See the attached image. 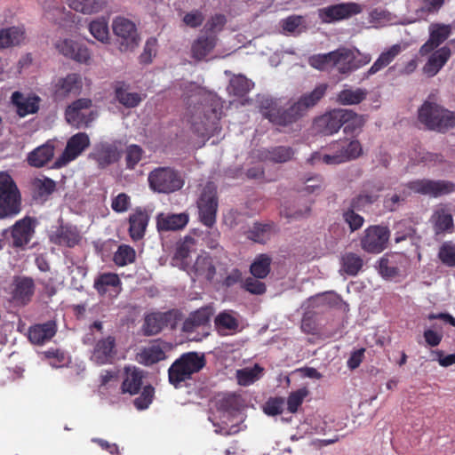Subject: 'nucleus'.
Here are the masks:
<instances>
[{
  "label": "nucleus",
  "instance_id": "1",
  "mask_svg": "<svg viewBox=\"0 0 455 455\" xmlns=\"http://www.w3.org/2000/svg\"><path fill=\"white\" fill-rule=\"evenodd\" d=\"M327 86L319 84L312 92L303 94L289 108L281 110L273 106L272 100H266V106L261 108L262 116L271 123L285 126L302 116L310 108L316 103L325 94Z\"/></svg>",
  "mask_w": 455,
  "mask_h": 455
},
{
  "label": "nucleus",
  "instance_id": "2",
  "mask_svg": "<svg viewBox=\"0 0 455 455\" xmlns=\"http://www.w3.org/2000/svg\"><path fill=\"white\" fill-rule=\"evenodd\" d=\"M327 152H314L308 161L312 164L336 165L357 158L362 153L358 140L347 139L333 141L326 148Z\"/></svg>",
  "mask_w": 455,
  "mask_h": 455
},
{
  "label": "nucleus",
  "instance_id": "3",
  "mask_svg": "<svg viewBox=\"0 0 455 455\" xmlns=\"http://www.w3.org/2000/svg\"><path fill=\"white\" fill-rule=\"evenodd\" d=\"M217 410L221 413V425L213 423L216 427L215 433L224 435H235L240 431L238 425L233 424L228 427V422L232 419L238 418L242 420L240 415V409L242 407V401L239 395L235 394H225L220 395L216 400Z\"/></svg>",
  "mask_w": 455,
  "mask_h": 455
},
{
  "label": "nucleus",
  "instance_id": "4",
  "mask_svg": "<svg viewBox=\"0 0 455 455\" xmlns=\"http://www.w3.org/2000/svg\"><path fill=\"white\" fill-rule=\"evenodd\" d=\"M419 120L428 129L441 132L455 127V113L429 101L419 109Z\"/></svg>",
  "mask_w": 455,
  "mask_h": 455
},
{
  "label": "nucleus",
  "instance_id": "5",
  "mask_svg": "<svg viewBox=\"0 0 455 455\" xmlns=\"http://www.w3.org/2000/svg\"><path fill=\"white\" fill-rule=\"evenodd\" d=\"M205 365L204 354L188 352L178 358L169 368V381L174 387L189 379L191 376L198 372Z\"/></svg>",
  "mask_w": 455,
  "mask_h": 455
},
{
  "label": "nucleus",
  "instance_id": "6",
  "mask_svg": "<svg viewBox=\"0 0 455 455\" xmlns=\"http://www.w3.org/2000/svg\"><path fill=\"white\" fill-rule=\"evenodd\" d=\"M148 183L152 190L169 194L180 189L184 180L180 172L171 167H158L148 174Z\"/></svg>",
  "mask_w": 455,
  "mask_h": 455
},
{
  "label": "nucleus",
  "instance_id": "7",
  "mask_svg": "<svg viewBox=\"0 0 455 455\" xmlns=\"http://www.w3.org/2000/svg\"><path fill=\"white\" fill-rule=\"evenodd\" d=\"M20 211V195L12 178L0 172V219L15 215Z\"/></svg>",
  "mask_w": 455,
  "mask_h": 455
},
{
  "label": "nucleus",
  "instance_id": "8",
  "mask_svg": "<svg viewBox=\"0 0 455 455\" xmlns=\"http://www.w3.org/2000/svg\"><path fill=\"white\" fill-rule=\"evenodd\" d=\"M112 30L116 37L120 52H132L139 46L140 37L132 20L123 16H117L113 19Z\"/></svg>",
  "mask_w": 455,
  "mask_h": 455
},
{
  "label": "nucleus",
  "instance_id": "9",
  "mask_svg": "<svg viewBox=\"0 0 455 455\" xmlns=\"http://www.w3.org/2000/svg\"><path fill=\"white\" fill-rule=\"evenodd\" d=\"M92 106L90 99L76 100L66 108V121L77 129L88 127L98 116V113Z\"/></svg>",
  "mask_w": 455,
  "mask_h": 455
},
{
  "label": "nucleus",
  "instance_id": "10",
  "mask_svg": "<svg viewBox=\"0 0 455 455\" xmlns=\"http://www.w3.org/2000/svg\"><path fill=\"white\" fill-rule=\"evenodd\" d=\"M216 186L208 182L202 189L197 200V208L200 220L211 228L216 222L218 209V198L216 196Z\"/></svg>",
  "mask_w": 455,
  "mask_h": 455
},
{
  "label": "nucleus",
  "instance_id": "11",
  "mask_svg": "<svg viewBox=\"0 0 455 455\" xmlns=\"http://www.w3.org/2000/svg\"><path fill=\"white\" fill-rule=\"evenodd\" d=\"M201 107L191 116V124L195 132L202 137H210L218 130L220 113L216 108L203 107L204 118L201 117Z\"/></svg>",
  "mask_w": 455,
  "mask_h": 455
},
{
  "label": "nucleus",
  "instance_id": "12",
  "mask_svg": "<svg viewBox=\"0 0 455 455\" xmlns=\"http://www.w3.org/2000/svg\"><path fill=\"white\" fill-rule=\"evenodd\" d=\"M389 229L383 226H370L360 240L362 249L368 253H379L387 247Z\"/></svg>",
  "mask_w": 455,
  "mask_h": 455
},
{
  "label": "nucleus",
  "instance_id": "13",
  "mask_svg": "<svg viewBox=\"0 0 455 455\" xmlns=\"http://www.w3.org/2000/svg\"><path fill=\"white\" fill-rule=\"evenodd\" d=\"M90 138L85 132H78L71 136L61 156L56 159L54 166L60 168L76 160L90 147Z\"/></svg>",
  "mask_w": 455,
  "mask_h": 455
},
{
  "label": "nucleus",
  "instance_id": "14",
  "mask_svg": "<svg viewBox=\"0 0 455 455\" xmlns=\"http://www.w3.org/2000/svg\"><path fill=\"white\" fill-rule=\"evenodd\" d=\"M407 188L419 194L438 197L455 191V184L447 180H417L407 184Z\"/></svg>",
  "mask_w": 455,
  "mask_h": 455
},
{
  "label": "nucleus",
  "instance_id": "15",
  "mask_svg": "<svg viewBox=\"0 0 455 455\" xmlns=\"http://www.w3.org/2000/svg\"><path fill=\"white\" fill-rule=\"evenodd\" d=\"M362 8L355 3H342L319 9L318 15L324 23H331L340 20L347 19L352 15L358 14Z\"/></svg>",
  "mask_w": 455,
  "mask_h": 455
},
{
  "label": "nucleus",
  "instance_id": "16",
  "mask_svg": "<svg viewBox=\"0 0 455 455\" xmlns=\"http://www.w3.org/2000/svg\"><path fill=\"white\" fill-rule=\"evenodd\" d=\"M120 157L117 147L109 142L96 144L89 154V158L95 161L100 168H105L116 163Z\"/></svg>",
  "mask_w": 455,
  "mask_h": 455
},
{
  "label": "nucleus",
  "instance_id": "17",
  "mask_svg": "<svg viewBox=\"0 0 455 455\" xmlns=\"http://www.w3.org/2000/svg\"><path fill=\"white\" fill-rule=\"evenodd\" d=\"M428 31L429 38L419 49L421 55L428 54L443 44L450 36L451 27V25L433 23L429 26Z\"/></svg>",
  "mask_w": 455,
  "mask_h": 455
},
{
  "label": "nucleus",
  "instance_id": "18",
  "mask_svg": "<svg viewBox=\"0 0 455 455\" xmlns=\"http://www.w3.org/2000/svg\"><path fill=\"white\" fill-rule=\"evenodd\" d=\"M346 115L347 114L343 112L341 108L334 109L317 118L315 122V127L324 135H331L342 127V118L347 116Z\"/></svg>",
  "mask_w": 455,
  "mask_h": 455
},
{
  "label": "nucleus",
  "instance_id": "19",
  "mask_svg": "<svg viewBox=\"0 0 455 455\" xmlns=\"http://www.w3.org/2000/svg\"><path fill=\"white\" fill-rule=\"evenodd\" d=\"M116 339L108 336L99 339L92 350L91 360L97 364L102 365L111 363L116 355Z\"/></svg>",
  "mask_w": 455,
  "mask_h": 455
},
{
  "label": "nucleus",
  "instance_id": "20",
  "mask_svg": "<svg viewBox=\"0 0 455 455\" xmlns=\"http://www.w3.org/2000/svg\"><path fill=\"white\" fill-rule=\"evenodd\" d=\"M331 66L341 74H347L357 69L355 52L347 48H339L331 52Z\"/></svg>",
  "mask_w": 455,
  "mask_h": 455
},
{
  "label": "nucleus",
  "instance_id": "21",
  "mask_svg": "<svg viewBox=\"0 0 455 455\" xmlns=\"http://www.w3.org/2000/svg\"><path fill=\"white\" fill-rule=\"evenodd\" d=\"M56 48L64 56L73 59L78 62L85 63L91 58L89 50L73 40H60L56 43Z\"/></svg>",
  "mask_w": 455,
  "mask_h": 455
},
{
  "label": "nucleus",
  "instance_id": "22",
  "mask_svg": "<svg viewBox=\"0 0 455 455\" xmlns=\"http://www.w3.org/2000/svg\"><path fill=\"white\" fill-rule=\"evenodd\" d=\"M215 327L222 335L233 334L240 331L239 315L233 311L220 312L214 320Z\"/></svg>",
  "mask_w": 455,
  "mask_h": 455
},
{
  "label": "nucleus",
  "instance_id": "23",
  "mask_svg": "<svg viewBox=\"0 0 455 455\" xmlns=\"http://www.w3.org/2000/svg\"><path fill=\"white\" fill-rule=\"evenodd\" d=\"M218 38L215 35H202L191 44V57L196 60H204L215 48Z\"/></svg>",
  "mask_w": 455,
  "mask_h": 455
},
{
  "label": "nucleus",
  "instance_id": "24",
  "mask_svg": "<svg viewBox=\"0 0 455 455\" xmlns=\"http://www.w3.org/2000/svg\"><path fill=\"white\" fill-rule=\"evenodd\" d=\"M431 221L436 235L451 232L454 228L453 218L447 205H438L434 211Z\"/></svg>",
  "mask_w": 455,
  "mask_h": 455
},
{
  "label": "nucleus",
  "instance_id": "25",
  "mask_svg": "<svg viewBox=\"0 0 455 455\" xmlns=\"http://www.w3.org/2000/svg\"><path fill=\"white\" fill-rule=\"evenodd\" d=\"M34 291V283L29 277H15L12 282V299L18 304L24 305L31 298Z\"/></svg>",
  "mask_w": 455,
  "mask_h": 455
},
{
  "label": "nucleus",
  "instance_id": "26",
  "mask_svg": "<svg viewBox=\"0 0 455 455\" xmlns=\"http://www.w3.org/2000/svg\"><path fill=\"white\" fill-rule=\"evenodd\" d=\"M451 54V49L447 46L436 50L429 56L427 63L423 67V72L430 77L435 76L446 64Z\"/></svg>",
  "mask_w": 455,
  "mask_h": 455
},
{
  "label": "nucleus",
  "instance_id": "27",
  "mask_svg": "<svg viewBox=\"0 0 455 455\" xmlns=\"http://www.w3.org/2000/svg\"><path fill=\"white\" fill-rule=\"evenodd\" d=\"M57 327L53 321L35 324L28 330V339L36 345H42L49 341L56 333Z\"/></svg>",
  "mask_w": 455,
  "mask_h": 455
},
{
  "label": "nucleus",
  "instance_id": "28",
  "mask_svg": "<svg viewBox=\"0 0 455 455\" xmlns=\"http://www.w3.org/2000/svg\"><path fill=\"white\" fill-rule=\"evenodd\" d=\"M172 317L170 312H156L145 316L142 330L145 335L152 336L159 333Z\"/></svg>",
  "mask_w": 455,
  "mask_h": 455
},
{
  "label": "nucleus",
  "instance_id": "29",
  "mask_svg": "<svg viewBox=\"0 0 455 455\" xmlns=\"http://www.w3.org/2000/svg\"><path fill=\"white\" fill-rule=\"evenodd\" d=\"M144 372L134 366H128L124 369V378L122 384L123 393L130 395L137 394L143 385Z\"/></svg>",
  "mask_w": 455,
  "mask_h": 455
},
{
  "label": "nucleus",
  "instance_id": "30",
  "mask_svg": "<svg viewBox=\"0 0 455 455\" xmlns=\"http://www.w3.org/2000/svg\"><path fill=\"white\" fill-rule=\"evenodd\" d=\"M34 234L32 220L25 218L15 223L12 230V244L16 247L26 245Z\"/></svg>",
  "mask_w": 455,
  "mask_h": 455
},
{
  "label": "nucleus",
  "instance_id": "31",
  "mask_svg": "<svg viewBox=\"0 0 455 455\" xmlns=\"http://www.w3.org/2000/svg\"><path fill=\"white\" fill-rule=\"evenodd\" d=\"M188 222V215L186 213H160L156 217V226L159 231L179 230Z\"/></svg>",
  "mask_w": 455,
  "mask_h": 455
},
{
  "label": "nucleus",
  "instance_id": "32",
  "mask_svg": "<svg viewBox=\"0 0 455 455\" xmlns=\"http://www.w3.org/2000/svg\"><path fill=\"white\" fill-rule=\"evenodd\" d=\"M406 48L405 44H395L383 51L372 66L369 68L367 74L371 76L389 65Z\"/></svg>",
  "mask_w": 455,
  "mask_h": 455
},
{
  "label": "nucleus",
  "instance_id": "33",
  "mask_svg": "<svg viewBox=\"0 0 455 455\" xmlns=\"http://www.w3.org/2000/svg\"><path fill=\"white\" fill-rule=\"evenodd\" d=\"M12 101L16 106L19 116L22 117L36 113L39 108L37 96L26 97L20 92L12 93Z\"/></svg>",
  "mask_w": 455,
  "mask_h": 455
},
{
  "label": "nucleus",
  "instance_id": "34",
  "mask_svg": "<svg viewBox=\"0 0 455 455\" xmlns=\"http://www.w3.org/2000/svg\"><path fill=\"white\" fill-rule=\"evenodd\" d=\"M196 242L191 236H186L177 246L173 261L176 266L181 269H187L189 267L190 254L195 251Z\"/></svg>",
  "mask_w": 455,
  "mask_h": 455
},
{
  "label": "nucleus",
  "instance_id": "35",
  "mask_svg": "<svg viewBox=\"0 0 455 455\" xmlns=\"http://www.w3.org/2000/svg\"><path fill=\"white\" fill-rule=\"evenodd\" d=\"M68 6L83 14H95L108 6V0H67Z\"/></svg>",
  "mask_w": 455,
  "mask_h": 455
},
{
  "label": "nucleus",
  "instance_id": "36",
  "mask_svg": "<svg viewBox=\"0 0 455 455\" xmlns=\"http://www.w3.org/2000/svg\"><path fill=\"white\" fill-rule=\"evenodd\" d=\"M80 238L76 228L62 226L52 235L51 240L59 245L73 247L79 243Z\"/></svg>",
  "mask_w": 455,
  "mask_h": 455
},
{
  "label": "nucleus",
  "instance_id": "37",
  "mask_svg": "<svg viewBox=\"0 0 455 455\" xmlns=\"http://www.w3.org/2000/svg\"><path fill=\"white\" fill-rule=\"evenodd\" d=\"M165 358V351L159 343L152 344L141 349L136 355L138 363L151 365Z\"/></svg>",
  "mask_w": 455,
  "mask_h": 455
},
{
  "label": "nucleus",
  "instance_id": "38",
  "mask_svg": "<svg viewBox=\"0 0 455 455\" xmlns=\"http://www.w3.org/2000/svg\"><path fill=\"white\" fill-rule=\"evenodd\" d=\"M294 156L291 147L278 146L260 151V158L264 161L282 164L290 161Z\"/></svg>",
  "mask_w": 455,
  "mask_h": 455
},
{
  "label": "nucleus",
  "instance_id": "39",
  "mask_svg": "<svg viewBox=\"0 0 455 455\" xmlns=\"http://www.w3.org/2000/svg\"><path fill=\"white\" fill-rule=\"evenodd\" d=\"M54 155V146L51 142L37 147L28 156V164L35 167H42L47 164Z\"/></svg>",
  "mask_w": 455,
  "mask_h": 455
},
{
  "label": "nucleus",
  "instance_id": "40",
  "mask_svg": "<svg viewBox=\"0 0 455 455\" xmlns=\"http://www.w3.org/2000/svg\"><path fill=\"white\" fill-rule=\"evenodd\" d=\"M81 81L76 74H69L64 78H60L55 84V94L57 97H66L79 92Z\"/></svg>",
  "mask_w": 455,
  "mask_h": 455
},
{
  "label": "nucleus",
  "instance_id": "41",
  "mask_svg": "<svg viewBox=\"0 0 455 455\" xmlns=\"http://www.w3.org/2000/svg\"><path fill=\"white\" fill-rule=\"evenodd\" d=\"M182 91L181 97L186 104L190 108L192 105L201 103L206 94L203 88L192 82H185L180 84Z\"/></svg>",
  "mask_w": 455,
  "mask_h": 455
},
{
  "label": "nucleus",
  "instance_id": "42",
  "mask_svg": "<svg viewBox=\"0 0 455 455\" xmlns=\"http://www.w3.org/2000/svg\"><path fill=\"white\" fill-rule=\"evenodd\" d=\"M129 222V232L131 237L133 240L141 239L145 235V231L148 223V217L147 213L141 211L136 212L130 216Z\"/></svg>",
  "mask_w": 455,
  "mask_h": 455
},
{
  "label": "nucleus",
  "instance_id": "43",
  "mask_svg": "<svg viewBox=\"0 0 455 455\" xmlns=\"http://www.w3.org/2000/svg\"><path fill=\"white\" fill-rule=\"evenodd\" d=\"M121 284L120 279L116 274L104 273L100 275L94 281V288L100 294L109 291L116 292Z\"/></svg>",
  "mask_w": 455,
  "mask_h": 455
},
{
  "label": "nucleus",
  "instance_id": "44",
  "mask_svg": "<svg viewBox=\"0 0 455 455\" xmlns=\"http://www.w3.org/2000/svg\"><path fill=\"white\" fill-rule=\"evenodd\" d=\"M193 271L197 277H204L212 281L216 274L212 259L206 254L200 255L193 266Z\"/></svg>",
  "mask_w": 455,
  "mask_h": 455
},
{
  "label": "nucleus",
  "instance_id": "45",
  "mask_svg": "<svg viewBox=\"0 0 455 455\" xmlns=\"http://www.w3.org/2000/svg\"><path fill=\"white\" fill-rule=\"evenodd\" d=\"M24 40V30L12 27L0 31V50L20 44Z\"/></svg>",
  "mask_w": 455,
  "mask_h": 455
},
{
  "label": "nucleus",
  "instance_id": "46",
  "mask_svg": "<svg viewBox=\"0 0 455 455\" xmlns=\"http://www.w3.org/2000/svg\"><path fill=\"white\" fill-rule=\"evenodd\" d=\"M88 29L91 35L102 44L109 43V28L108 20L101 17L92 20L89 23Z\"/></svg>",
  "mask_w": 455,
  "mask_h": 455
},
{
  "label": "nucleus",
  "instance_id": "47",
  "mask_svg": "<svg viewBox=\"0 0 455 455\" xmlns=\"http://www.w3.org/2000/svg\"><path fill=\"white\" fill-rule=\"evenodd\" d=\"M395 230V242L396 243H401L406 239H410L412 243H416L419 241V237L416 236V230L408 220H400L394 226Z\"/></svg>",
  "mask_w": 455,
  "mask_h": 455
},
{
  "label": "nucleus",
  "instance_id": "48",
  "mask_svg": "<svg viewBox=\"0 0 455 455\" xmlns=\"http://www.w3.org/2000/svg\"><path fill=\"white\" fill-rule=\"evenodd\" d=\"M363 266V259L355 252H346L341 257V270L348 275H356Z\"/></svg>",
  "mask_w": 455,
  "mask_h": 455
},
{
  "label": "nucleus",
  "instance_id": "49",
  "mask_svg": "<svg viewBox=\"0 0 455 455\" xmlns=\"http://www.w3.org/2000/svg\"><path fill=\"white\" fill-rule=\"evenodd\" d=\"M348 115H346L342 118V126L344 127V132L347 134H355L361 131L362 127L365 123L363 116H360L353 112L352 110L343 109Z\"/></svg>",
  "mask_w": 455,
  "mask_h": 455
},
{
  "label": "nucleus",
  "instance_id": "50",
  "mask_svg": "<svg viewBox=\"0 0 455 455\" xmlns=\"http://www.w3.org/2000/svg\"><path fill=\"white\" fill-rule=\"evenodd\" d=\"M275 232L273 223H255L249 232V238L256 243H265Z\"/></svg>",
  "mask_w": 455,
  "mask_h": 455
},
{
  "label": "nucleus",
  "instance_id": "51",
  "mask_svg": "<svg viewBox=\"0 0 455 455\" xmlns=\"http://www.w3.org/2000/svg\"><path fill=\"white\" fill-rule=\"evenodd\" d=\"M271 258L267 254L258 255L251 265L250 271L251 275L258 278L263 279L270 272Z\"/></svg>",
  "mask_w": 455,
  "mask_h": 455
},
{
  "label": "nucleus",
  "instance_id": "52",
  "mask_svg": "<svg viewBox=\"0 0 455 455\" xmlns=\"http://www.w3.org/2000/svg\"><path fill=\"white\" fill-rule=\"evenodd\" d=\"M253 87V83L242 75L230 79L228 92L235 96H243Z\"/></svg>",
  "mask_w": 455,
  "mask_h": 455
},
{
  "label": "nucleus",
  "instance_id": "53",
  "mask_svg": "<svg viewBox=\"0 0 455 455\" xmlns=\"http://www.w3.org/2000/svg\"><path fill=\"white\" fill-rule=\"evenodd\" d=\"M263 369L255 364L252 368H243L236 371L237 382L241 386H250L260 378Z\"/></svg>",
  "mask_w": 455,
  "mask_h": 455
},
{
  "label": "nucleus",
  "instance_id": "54",
  "mask_svg": "<svg viewBox=\"0 0 455 455\" xmlns=\"http://www.w3.org/2000/svg\"><path fill=\"white\" fill-rule=\"evenodd\" d=\"M367 95L364 89H344L338 95V101L342 105L358 104L363 101Z\"/></svg>",
  "mask_w": 455,
  "mask_h": 455
},
{
  "label": "nucleus",
  "instance_id": "55",
  "mask_svg": "<svg viewBox=\"0 0 455 455\" xmlns=\"http://www.w3.org/2000/svg\"><path fill=\"white\" fill-rule=\"evenodd\" d=\"M397 254L385 255L379 260V272L386 278L395 276L399 269L396 266Z\"/></svg>",
  "mask_w": 455,
  "mask_h": 455
},
{
  "label": "nucleus",
  "instance_id": "56",
  "mask_svg": "<svg viewBox=\"0 0 455 455\" xmlns=\"http://www.w3.org/2000/svg\"><path fill=\"white\" fill-rule=\"evenodd\" d=\"M117 100L126 108H135L142 101V96L137 92H129L124 86L116 88Z\"/></svg>",
  "mask_w": 455,
  "mask_h": 455
},
{
  "label": "nucleus",
  "instance_id": "57",
  "mask_svg": "<svg viewBox=\"0 0 455 455\" xmlns=\"http://www.w3.org/2000/svg\"><path fill=\"white\" fill-rule=\"evenodd\" d=\"M135 256L136 253L133 248L122 244L115 252L113 260L117 266L124 267L132 263L135 260Z\"/></svg>",
  "mask_w": 455,
  "mask_h": 455
},
{
  "label": "nucleus",
  "instance_id": "58",
  "mask_svg": "<svg viewBox=\"0 0 455 455\" xmlns=\"http://www.w3.org/2000/svg\"><path fill=\"white\" fill-rule=\"evenodd\" d=\"M143 156L144 150L141 148V147L135 144L127 146L125 149L126 167L131 170L134 169L139 162L142 159Z\"/></svg>",
  "mask_w": 455,
  "mask_h": 455
},
{
  "label": "nucleus",
  "instance_id": "59",
  "mask_svg": "<svg viewBox=\"0 0 455 455\" xmlns=\"http://www.w3.org/2000/svg\"><path fill=\"white\" fill-rule=\"evenodd\" d=\"M33 188L40 196L49 195L55 188V182L45 177L35 178L32 181Z\"/></svg>",
  "mask_w": 455,
  "mask_h": 455
},
{
  "label": "nucleus",
  "instance_id": "60",
  "mask_svg": "<svg viewBox=\"0 0 455 455\" xmlns=\"http://www.w3.org/2000/svg\"><path fill=\"white\" fill-rule=\"evenodd\" d=\"M438 256L445 265L455 267V245L451 243H444L439 250Z\"/></svg>",
  "mask_w": 455,
  "mask_h": 455
},
{
  "label": "nucleus",
  "instance_id": "61",
  "mask_svg": "<svg viewBox=\"0 0 455 455\" xmlns=\"http://www.w3.org/2000/svg\"><path fill=\"white\" fill-rule=\"evenodd\" d=\"M154 396V388L151 386H145L143 387L141 395L134 399L133 403L134 406L138 410H145L147 409L150 403H152Z\"/></svg>",
  "mask_w": 455,
  "mask_h": 455
},
{
  "label": "nucleus",
  "instance_id": "62",
  "mask_svg": "<svg viewBox=\"0 0 455 455\" xmlns=\"http://www.w3.org/2000/svg\"><path fill=\"white\" fill-rule=\"evenodd\" d=\"M379 196L372 193H363L355 197L350 204L351 208L363 210L366 206L377 201Z\"/></svg>",
  "mask_w": 455,
  "mask_h": 455
},
{
  "label": "nucleus",
  "instance_id": "63",
  "mask_svg": "<svg viewBox=\"0 0 455 455\" xmlns=\"http://www.w3.org/2000/svg\"><path fill=\"white\" fill-rule=\"evenodd\" d=\"M214 314V308L212 306H205L190 314L192 319L200 326H204L210 321Z\"/></svg>",
  "mask_w": 455,
  "mask_h": 455
},
{
  "label": "nucleus",
  "instance_id": "64",
  "mask_svg": "<svg viewBox=\"0 0 455 455\" xmlns=\"http://www.w3.org/2000/svg\"><path fill=\"white\" fill-rule=\"evenodd\" d=\"M303 18L298 15L290 16L281 21L283 31L287 33H300Z\"/></svg>",
  "mask_w": 455,
  "mask_h": 455
}]
</instances>
